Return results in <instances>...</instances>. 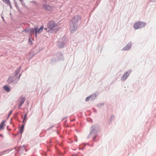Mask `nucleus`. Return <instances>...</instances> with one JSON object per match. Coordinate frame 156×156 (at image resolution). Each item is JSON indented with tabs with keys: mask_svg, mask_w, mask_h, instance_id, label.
Segmentation results:
<instances>
[{
	"mask_svg": "<svg viewBox=\"0 0 156 156\" xmlns=\"http://www.w3.org/2000/svg\"><path fill=\"white\" fill-rule=\"evenodd\" d=\"M31 32H32L33 34H35V36L37 37V34L38 33V27H35L34 29H32V30L31 31Z\"/></svg>",
	"mask_w": 156,
	"mask_h": 156,
	"instance_id": "obj_10",
	"label": "nucleus"
},
{
	"mask_svg": "<svg viewBox=\"0 0 156 156\" xmlns=\"http://www.w3.org/2000/svg\"><path fill=\"white\" fill-rule=\"evenodd\" d=\"M73 156H77V155H73Z\"/></svg>",
	"mask_w": 156,
	"mask_h": 156,
	"instance_id": "obj_35",
	"label": "nucleus"
},
{
	"mask_svg": "<svg viewBox=\"0 0 156 156\" xmlns=\"http://www.w3.org/2000/svg\"><path fill=\"white\" fill-rule=\"evenodd\" d=\"M20 68L21 67H20L16 71L15 73L16 75H17L20 71Z\"/></svg>",
	"mask_w": 156,
	"mask_h": 156,
	"instance_id": "obj_17",
	"label": "nucleus"
},
{
	"mask_svg": "<svg viewBox=\"0 0 156 156\" xmlns=\"http://www.w3.org/2000/svg\"><path fill=\"white\" fill-rule=\"evenodd\" d=\"M132 44L130 42L126 45L123 49H129L132 47Z\"/></svg>",
	"mask_w": 156,
	"mask_h": 156,
	"instance_id": "obj_13",
	"label": "nucleus"
},
{
	"mask_svg": "<svg viewBox=\"0 0 156 156\" xmlns=\"http://www.w3.org/2000/svg\"><path fill=\"white\" fill-rule=\"evenodd\" d=\"M43 8L46 10L50 11L51 9V6L49 5L43 4Z\"/></svg>",
	"mask_w": 156,
	"mask_h": 156,
	"instance_id": "obj_9",
	"label": "nucleus"
},
{
	"mask_svg": "<svg viewBox=\"0 0 156 156\" xmlns=\"http://www.w3.org/2000/svg\"><path fill=\"white\" fill-rule=\"evenodd\" d=\"M97 95L95 94H93L90 96V98L92 99H94L96 97Z\"/></svg>",
	"mask_w": 156,
	"mask_h": 156,
	"instance_id": "obj_15",
	"label": "nucleus"
},
{
	"mask_svg": "<svg viewBox=\"0 0 156 156\" xmlns=\"http://www.w3.org/2000/svg\"><path fill=\"white\" fill-rule=\"evenodd\" d=\"M23 129H22V128H21L20 129V133H22L23 131Z\"/></svg>",
	"mask_w": 156,
	"mask_h": 156,
	"instance_id": "obj_19",
	"label": "nucleus"
},
{
	"mask_svg": "<svg viewBox=\"0 0 156 156\" xmlns=\"http://www.w3.org/2000/svg\"><path fill=\"white\" fill-rule=\"evenodd\" d=\"M98 127L94 126H92L91 128V131L90 133V135L95 134L97 130Z\"/></svg>",
	"mask_w": 156,
	"mask_h": 156,
	"instance_id": "obj_6",
	"label": "nucleus"
},
{
	"mask_svg": "<svg viewBox=\"0 0 156 156\" xmlns=\"http://www.w3.org/2000/svg\"><path fill=\"white\" fill-rule=\"evenodd\" d=\"M90 97H87L86 98V99H85V101H88L90 99Z\"/></svg>",
	"mask_w": 156,
	"mask_h": 156,
	"instance_id": "obj_18",
	"label": "nucleus"
},
{
	"mask_svg": "<svg viewBox=\"0 0 156 156\" xmlns=\"http://www.w3.org/2000/svg\"><path fill=\"white\" fill-rule=\"evenodd\" d=\"M21 76V75H20V76H19V78H18V79L20 77V76Z\"/></svg>",
	"mask_w": 156,
	"mask_h": 156,
	"instance_id": "obj_32",
	"label": "nucleus"
},
{
	"mask_svg": "<svg viewBox=\"0 0 156 156\" xmlns=\"http://www.w3.org/2000/svg\"><path fill=\"white\" fill-rule=\"evenodd\" d=\"M24 127V125H22L21 128H22V129H23Z\"/></svg>",
	"mask_w": 156,
	"mask_h": 156,
	"instance_id": "obj_25",
	"label": "nucleus"
},
{
	"mask_svg": "<svg viewBox=\"0 0 156 156\" xmlns=\"http://www.w3.org/2000/svg\"><path fill=\"white\" fill-rule=\"evenodd\" d=\"M81 19V17L79 15L74 16L70 22V29L71 32L73 33L76 30L78 22Z\"/></svg>",
	"mask_w": 156,
	"mask_h": 156,
	"instance_id": "obj_1",
	"label": "nucleus"
},
{
	"mask_svg": "<svg viewBox=\"0 0 156 156\" xmlns=\"http://www.w3.org/2000/svg\"><path fill=\"white\" fill-rule=\"evenodd\" d=\"M21 2V4L23 6H24L25 5V4L24 2H23V1Z\"/></svg>",
	"mask_w": 156,
	"mask_h": 156,
	"instance_id": "obj_20",
	"label": "nucleus"
},
{
	"mask_svg": "<svg viewBox=\"0 0 156 156\" xmlns=\"http://www.w3.org/2000/svg\"><path fill=\"white\" fill-rule=\"evenodd\" d=\"M25 119H24H24H23V122H24L25 120Z\"/></svg>",
	"mask_w": 156,
	"mask_h": 156,
	"instance_id": "obj_27",
	"label": "nucleus"
},
{
	"mask_svg": "<svg viewBox=\"0 0 156 156\" xmlns=\"http://www.w3.org/2000/svg\"><path fill=\"white\" fill-rule=\"evenodd\" d=\"M7 82L9 83H11L13 82L16 83L17 81H16L14 80V77L12 76H9L7 80Z\"/></svg>",
	"mask_w": 156,
	"mask_h": 156,
	"instance_id": "obj_8",
	"label": "nucleus"
},
{
	"mask_svg": "<svg viewBox=\"0 0 156 156\" xmlns=\"http://www.w3.org/2000/svg\"><path fill=\"white\" fill-rule=\"evenodd\" d=\"M47 27L49 30L48 31V32L49 31L56 32V31L59 30L60 28L57 24L54 21H51L48 22L47 23Z\"/></svg>",
	"mask_w": 156,
	"mask_h": 156,
	"instance_id": "obj_2",
	"label": "nucleus"
},
{
	"mask_svg": "<svg viewBox=\"0 0 156 156\" xmlns=\"http://www.w3.org/2000/svg\"><path fill=\"white\" fill-rule=\"evenodd\" d=\"M0 136H2V135H0Z\"/></svg>",
	"mask_w": 156,
	"mask_h": 156,
	"instance_id": "obj_33",
	"label": "nucleus"
},
{
	"mask_svg": "<svg viewBox=\"0 0 156 156\" xmlns=\"http://www.w3.org/2000/svg\"><path fill=\"white\" fill-rule=\"evenodd\" d=\"M16 6L17 7H18L17 6V5H16Z\"/></svg>",
	"mask_w": 156,
	"mask_h": 156,
	"instance_id": "obj_34",
	"label": "nucleus"
},
{
	"mask_svg": "<svg viewBox=\"0 0 156 156\" xmlns=\"http://www.w3.org/2000/svg\"><path fill=\"white\" fill-rule=\"evenodd\" d=\"M23 31L24 32H28V31H27V30L26 29H25L24 30H23Z\"/></svg>",
	"mask_w": 156,
	"mask_h": 156,
	"instance_id": "obj_22",
	"label": "nucleus"
},
{
	"mask_svg": "<svg viewBox=\"0 0 156 156\" xmlns=\"http://www.w3.org/2000/svg\"><path fill=\"white\" fill-rule=\"evenodd\" d=\"M21 2H22L23 0H19Z\"/></svg>",
	"mask_w": 156,
	"mask_h": 156,
	"instance_id": "obj_29",
	"label": "nucleus"
},
{
	"mask_svg": "<svg viewBox=\"0 0 156 156\" xmlns=\"http://www.w3.org/2000/svg\"><path fill=\"white\" fill-rule=\"evenodd\" d=\"M12 112V111H10V114L8 116H9V115L11 114Z\"/></svg>",
	"mask_w": 156,
	"mask_h": 156,
	"instance_id": "obj_26",
	"label": "nucleus"
},
{
	"mask_svg": "<svg viewBox=\"0 0 156 156\" xmlns=\"http://www.w3.org/2000/svg\"><path fill=\"white\" fill-rule=\"evenodd\" d=\"M47 28H48V27H45L44 28V29L45 30H47Z\"/></svg>",
	"mask_w": 156,
	"mask_h": 156,
	"instance_id": "obj_24",
	"label": "nucleus"
},
{
	"mask_svg": "<svg viewBox=\"0 0 156 156\" xmlns=\"http://www.w3.org/2000/svg\"><path fill=\"white\" fill-rule=\"evenodd\" d=\"M150 2H154L156 1V0H150Z\"/></svg>",
	"mask_w": 156,
	"mask_h": 156,
	"instance_id": "obj_21",
	"label": "nucleus"
},
{
	"mask_svg": "<svg viewBox=\"0 0 156 156\" xmlns=\"http://www.w3.org/2000/svg\"><path fill=\"white\" fill-rule=\"evenodd\" d=\"M20 102L18 106V108H20L23 104L25 100V98L24 97H21L19 99Z\"/></svg>",
	"mask_w": 156,
	"mask_h": 156,
	"instance_id": "obj_7",
	"label": "nucleus"
},
{
	"mask_svg": "<svg viewBox=\"0 0 156 156\" xmlns=\"http://www.w3.org/2000/svg\"><path fill=\"white\" fill-rule=\"evenodd\" d=\"M2 19H3V20H4V17H3V16H2Z\"/></svg>",
	"mask_w": 156,
	"mask_h": 156,
	"instance_id": "obj_28",
	"label": "nucleus"
},
{
	"mask_svg": "<svg viewBox=\"0 0 156 156\" xmlns=\"http://www.w3.org/2000/svg\"><path fill=\"white\" fill-rule=\"evenodd\" d=\"M96 137H94L93 138V139L94 140V139Z\"/></svg>",
	"mask_w": 156,
	"mask_h": 156,
	"instance_id": "obj_30",
	"label": "nucleus"
},
{
	"mask_svg": "<svg viewBox=\"0 0 156 156\" xmlns=\"http://www.w3.org/2000/svg\"><path fill=\"white\" fill-rule=\"evenodd\" d=\"M27 117V115L25 114L24 115V119H26Z\"/></svg>",
	"mask_w": 156,
	"mask_h": 156,
	"instance_id": "obj_23",
	"label": "nucleus"
},
{
	"mask_svg": "<svg viewBox=\"0 0 156 156\" xmlns=\"http://www.w3.org/2000/svg\"><path fill=\"white\" fill-rule=\"evenodd\" d=\"M66 42L65 37H64L62 39H60L57 42V45L58 48H64Z\"/></svg>",
	"mask_w": 156,
	"mask_h": 156,
	"instance_id": "obj_3",
	"label": "nucleus"
},
{
	"mask_svg": "<svg viewBox=\"0 0 156 156\" xmlns=\"http://www.w3.org/2000/svg\"><path fill=\"white\" fill-rule=\"evenodd\" d=\"M4 90L7 92H9L11 90L10 88L7 85H5L3 87Z\"/></svg>",
	"mask_w": 156,
	"mask_h": 156,
	"instance_id": "obj_12",
	"label": "nucleus"
},
{
	"mask_svg": "<svg viewBox=\"0 0 156 156\" xmlns=\"http://www.w3.org/2000/svg\"><path fill=\"white\" fill-rule=\"evenodd\" d=\"M43 28L44 27L43 25L38 30V34H40L42 32Z\"/></svg>",
	"mask_w": 156,
	"mask_h": 156,
	"instance_id": "obj_14",
	"label": "nucleus"
},
{
	"mask_svg": "<svg viewBox=\"0 0 156 156\" xmlns=\"http://www.w3.org/2000/svg\"><path fill=\"white\" fill-rule=\"evenodd\" d=\"M5 120H4L0 124V131L1 130H3L4 129L5 126Z\"/></svg>",
	"mask_w": 156,
	"mask_h": 156,
	"instance_id": "obj_11",
	"label": "nucleus"
},
{
	"mask_svg": "<svg viewBox=\"0 0 156 156\" xmlns=\"http://www.w3.org/2000/svg\"><path fill=\"white\" fill-rule=\"evenodd\" d=\"M146 25V23L144 22L138 21L134 24L133 27L134 29L137 30L144 27Z\"/></svg>",
	"mask_w": 156,
	"mask_h": 156,
	"instance_id": "obj_4",
	"label": "nucleus"
},
{
	"mask_svg": "<svg viewBox=\"0 0 156 156\" xmlns=\"http://www.w3.org/2000/svg\"><path fill=\"white\" fill-rule=\"evenodd\" d=\"M3 2L9 5L10 4V2L9 0H2Z\"/></svg>",
	"mask_w": 156,
	"mask_h": 156,
	"instance_id": "obj_16",
	"label": "nucleus"
},
{
	"mask_svg": "<svg viewBox=\"0 0 156 156\" xmlns=\"http://www.w3.org/2000/svg\"><path fill=\"white\" fill-rule=\"evenodd\" d=\"M34 2V3H36V2Z\"/></svg>",
	"mask_w": 156,
	"mask_h": 156,
	"instance_id": "obj_31",
	"label": "nucleus"
},
{
	"mask_svg": "<svg viewBox=\"0 0 156 156\" xmlns=\"http://www.w3.org/2000/svg\"><path fill=\"white\" fill-rule=\"evenodd\" d=\"M132 70L131 69H130L125 73L123 76L121 78L120 80L122 82L125 81L128 78Z\"/></svg>",
	"mask_w": 156,
	"mask_h": 156,
	"instance_id": "obj_5",
	"label": "nucleus"
}]
</instances>
